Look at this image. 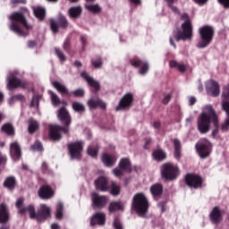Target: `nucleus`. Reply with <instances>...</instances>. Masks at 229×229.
Segmentation results:
<instances>
[{"label": "nucleus", "mask_w": 229, "mask_h": 229, "mask_svg": "<svg viewBox=\"0 0 229 229\" xmlns=\"http://www.w3.org/2000/svg\"><path fill=\"white\" fill-rule=\"evenodd\" d=\"M180 63L176 62V61H170L169 62V67L170 69H178V65Z\"/></svg>", "instance_id": "obj_58"}, {"label": "nucleus", "mask_w": 229, "mask_h": 229, "mask_svg": "<svg viewBox=\"0 0 229 229\" xmlns=\"http://www.w3.org/2000/svg\"><path fill=\"white\" fill-rule=\"evenodd\" d=\"M83 13V7L81 5L71 7L68 10V15L71 19H80Z\"/></svg>", "instance_id": "obj_29"}, {"label": "nucleus", "mask_w": 229, "mask_h": 229, "mask_svg": "<svg viewBox=\"0 0 229 229\" xmlns=\"http://www.w3.org/2000/svg\"><path fill=\"white\" fill-rule=\"evenodd\" d=\"M131 3H133L136 6H139L142 4V0H130Z\"/></svg>", "instance_id": "obj_63"}, {"label": "nucleus", "mask_w": 229, "mask_h": 229, "mask_svg": "<svg viewBox=\"0 0 229 229\" xmlns=\"http://www.w3.org/2000/svg\"><path fill=\"white\" fill-rule=\"evenodd\" d=\"M51 229H60V225L56 223L51 225Z\"/></svg>", "instance_id": "obj_64"}, {"label": "nucleus", "mask_w": 229, "mask_h": 229, "mask_svg": "<svg viewBox=\"0 0 229 229\" xmlns=\"http://www.w3.org/2000/svg\"><path fill=\"white\" fill-rule=\"evenodd\" d=\"M132 208L140 217H146L149 208V202L144 193H137L132 199Z\"/></svg>", "instance_id": "obj_4"}, {"label": "nucleus", "mask_w": 229, "mask_h": 229, "mask_svg": "<svg viewBox=\"0 0 229 229\" xmlns=\"http://www.w3.org/2000/svg\"><path fill=\"white\" fill-rule=\"evenodd\" d=\"M4 186L6 187V189H13L15 187V178L14 177H8L4 182Z\"/></svg>", "instance_id": "obj_44"}, {"label": "nucleus", "mask_w": 229, "mask_h": 229, "mask_svg": "<svg viewBox=\"0 0 229 229\" xmlns=\"http://www.w3.org/2000/svg\"><path fill=\"white\" fill-rule=\"evenodd\" d=\"M2 130L7 133V135H13V133H15V130H13V127L10 123L3 125Z\"/></svg>", "instance_id": "obj_46"}, {"label": "nucleus", "mask_w": 229, "mask_h": 229, "mask_svg": "<svg viewBox=\"0 0 229 229\" xmlns=\"http://www.w3.org/2000/svg\"><path fill=\"white\" fill-rule=\"evenodd\" d=\"M174 158L180 160L182 158V143L178 140H174Z\"/></svg>", "instance_id": "obj_37"}, {"label": "nucleus", "mask_w": 229, "mask_h": 229, "mask_svg": "<svg viewBox=\"0 0 229 229\" xmlns=\"http://www.w3.org/2000/svg\"><path fill=\"white\" fill-rule=\"evenodd\" d=\"M196 149L200 158H207L210 155V151H212V143L207 139H201L196 144Z\"/></svg>", "instance_id": "obj_10"}, {"label": "nucleus", "mask_w": 229, "mask_h": 229, "mask_svg": "<svg viewBox=\"0 0 229 229\" xmlns=\"http://www.w3.org/2000/svg\"><path fill=\"white\" fill-rule=\"evenodd\" d=\"M64 204L62 202H58L55 207V219H58L59 221H62L64 219Z\"/></svg>", "instance_id": "obj_36"}, {"label": "nucleus", "mask_w": 229, "mask_h": 229, "mask_svg": "<svg viewBox=\"0 0 229 229\" xmlns=\"http://www.w3.org/2000/svg\"><path fill=\"white\" fill-rule=\"evenodd\" d=\"M48 94H50V96H51L53 105L56 106V105L60 104V98H58V95H56L53 91H48Z\"/></svg>", "instance_id": "obj_49"}, {"label": "nucleus", "mask_w": 229, "mask_h": 229, "mask_svg": "<svg viewBox=\"0 0 229 229\" xmlns=\"http://www.w3.org/2000/svg\"><path fill=\"white\" fill-rule=\"evenodd\" d=\"M91 201L92 207L95 208H103L108 203V198L106 196H100L98 193H92Z\"/></svg>", "instance_id": "obj_18"}, {"label": "nucleus", "mask_w": 229, "mask_h": 229, "mask_svg": "<svg viewBox=\"0 0 229 229\" xmlns=\"http://www.w3.org/2000/svg\"><path fill=\"white\" fill-rule=\"evenodd\" d=\"M72 108L74 110V112H78L79 114L85 112V105H83L81 102H73L72 104Z\"/></svg>", "instance_id": "obj_42"}, {"label": "nucleus", "mask_w": 229, "mask_h": 229, "mask_svg": "<svg viewBox=\"0 0 229 229\" xmlns=\"http://www.w3.org/2000/svg\"><path fill=\"white\" fill-rule=\"evenodd\" d=\"M101 162L106 167H114L117 162V156L114 154L104 153L101 156Z\"/></svg>", "instance_id": "obj_22"}, {"label": "nucleus", "mask_w": 229, "mask_h": 229, "mask_svg": "<svg viewBox=\"0 0 229 229\" xmlns=\"http://www.w3.org/2000/svg\"><path fill=\"white\" fill-rule=\"evenodd\" d=\"M125 203L123 201H112L109 204V212H123L124 210Z\"/></svg>", "instance_id": "obj_30"}, {"label": "nucleus", "mask_w": 229, "mask_h": 229, "mask_svg": "<svg viewBox=\"0 0 229 229\" xmlns=\"http://www.w3.org/2000/svg\"><path fill=\"white\" fill-rule=\"evenodd\" d=\"M32 10L34 12L35 17L39 19V21H42L44 17H46V9L44 7L35 6L32 8Z\"/></svg>", "instance_id": "obj_38"}, {"label": "nucleus", "mask_w": 229, "mask_h": 229, "mask_svg": "<svg viewBox=\"0 0 229 229\" xmlns=\"http://www.w3.org/2000/svg\"><path fill=\"white\" fill-rule=\"evenodd\" d=\"M25 212L26 214H23V215L30 216V219H36V221H38L40 219V216H38V213L35 211V206L33 205H30L27 208H25Z\"/></svg>", "instance_id": "obj_32"}, {"label": "nucleus", "mask_w": 229, "mask_h": 229, "mask_svg": "<svg viewBox=\"0 0 229 229\" xmlns=\"http://www.w3.org/2000/svg\"><path fill=\"white\" fill-rule=\"evenodd\" d=\"M62 131L64 133H69V127H60L56 124L49 125V137L52 140H60L62 139Z\"/></svg>", "instance_id": "obj_13"}, {"label": "nucleus", "mask_w": 229, "mask_h": 229, "mask_svg": "<svg viewBox=\"0 0 229 229\" xmlns=\"http://www.w3.org/2000/svg\"><path fill=\"white\" fill-rule=\"evenodd\" d=\"M113 226L114 229H124V227H123V224H121V221L119 220V218L114 219Z\"/></svg>", "instance_id": "obj_51"}, {"label": "nucleus", "mask_w": 229, "mask_h": 229, "mask_svg": "<svg viewBox=\"0 0 229 229\" xmlns=\"http://www.w3.org/2000/svg\"><path fill=\"white\" fill-rule=\"evenodd\" d=\"M108 191L112 196H119L121 194V186L115 182H112L108 187Z\"/></svg>", "instance_id": "obj_40"}, {"label": "nucleus", "mask_w": 229, "mask_h": 229, "mask_svg": "<svg viewBox=\"0 0 229 229\" xmlns=\"http://www.w3.org/2000/svg\"><path fill=\"white\" fill-rule=\"evenodd\" d=\"M222 110H225L227 115V118L224 124H222L223 131H228L229 127V83L224 86L222 91Z\"/></svg>", "instance_id": "obj_7"}, {"label": "nucleus", "mask_w": 229, "mask_h": 229, "mask_svg": "<svg viewBox=\"0 0 229 229\" xmlns=\"http://www.w3.org/2000/svg\"><path fill=\"white\" fill-rule=\"evenodd\" d=\"M106 223V214L103 212H97L90 217V226H105Z\"/></svg>", "instance_id": "obj_16"}, {"label": "nucleus", "mask_w": 229, "mask_h": 229, "mask_svg": "<svg viewBox=\"0 0 229 229\" xmlns=\"http://www.w3.org/2000/svg\"><path fill=\"white\" fill-rule=\"evenodd\" d=\"M212 123L215 126V130H213L211 135L212 137H216L219 126V123L217 122V113H216V110L211 105H206L202 107V111L197 119V129L199 133H202L203 135L208 133Z\"/></svg>", "instance_id": "obj_1"}, {"label": "nucleus", "mask_w": 229, "mask_h": 229, "mask_svg": "<svg viewBox=\"0 0 229 229\" xmlns=\"http://www.w3.org/2000/svg\"><path fill=\"white\" fill-rule=\"evenodd\" d=\"M38 122L33 119L29 120L28 131L29 133H35L38 130Z\"/></svg>", "instance_id": "obj_41"}, {"label": "nucleus", "mask_w": 229, "mask_h": 229, "mask_svg": "<svg viewBox=\"0 0 229 229\" xmlns=\"http://www.w3.org/2000/svg\"><path fill=\"white\" fill-rule=\"evenodd\" d=\"M177 71H179V72H185V71H187V65L182 63H179L177 66Z\"/></svg>", "instance_id": "obj_55"}, {"label": "nucleus", "mask_w": 229, "mask_h": 229, "mask_svg": "<svg viewBox=\"0 0 229 229\" xmlns=\"http://www.w3.org/2000/svg\"><path fill=\"white\" fill-rule=\"evenodd\" d=\"M124 170L122 169L121 167H119V165L117 167H115L114 169L112 170L113 174L116 177V178H121V176L123 174H124Z\"/></svg>", "instance_id": "obj_48"}, {"label": "nucleus", "mask_w": 229, "mask_h": 229, "mask_svg": "<svg viewBox=\"0 0 229 229\" xmlns=\"http://www.w3.org/2000/svg\"><path fill=\"white\" fill-rule=\"evenodd\" d=\"M118 165L126 173H131V162L130 161V158L123 157L120 159Z\"/></svg>", "instance_id": "obj_31"}, {"label": "nucleus", "mask_w": 229, "mask_h": 229, "mask_svg": "<svg viewBox=\"0 0 229 229\" xmlns=\"http://www.w3.org/2000/svg\"><path fill=\"white\" fill-rule=\"evenodd\" d=\"M24 97L22 95H16L10 98L9 103H13V101L22 100Z\"/></svg>", "instance_id": "obj_57"}, {"label": "nucleus", "mask_w": 229, "mask_h": 229, "mask_svg": "<svg viewBox=\"0 0 229 229\" xmlns=\"http://www.w3.org/2000/svg\"><path fill=\"white\" fill-rule=\"evenodd\" d=\"M30 149H32V151H44V147H42V143H40V141H36L30 147Z\"/></svg>", "instance_id": "obj_50"}, {"label": "nucleus", "mask_w": 229, "mask_h": 229, "mask_svg": "<svg viewBox=\"0 0 229 229\" xmlns=\"http://www.w3.org/2000/svg\"><path fill=\"white\" fill-rule=\"evenodd\" d=\"M172 98H173V95L171 93H168L164 97L162 102L164 103V105H167V103L171 101Z\"/></svg>", "instance_id": "obj_56"}, {"label": "nucleus", "mask_w": 229, "mask_h": 229, "mask_svg": "<svg viewBox=\"0 0 229 229\" xmlns=\"http://www.w3.org/2000/svg\"><path fill=\"white\" fill-rule=\"evenodd\" d=\"M135 96L132 92H126L120 99L115 110L121 112L122 110H130L133 106Z\"/></svg>", "instance_id": "obj_9"}, {"label": "nucleus", "mask_w": 229, "mask_h": 229, "mask_svg": "<svg viewBox=\"0 0 229 229\" xmlns=\"http://www.w3.org/2000/svg\"><path fill=\"white\" fill-rule=\"evenodd\" d=\"M10 155L13 160H19L21 156V146L19 145V142L14 141L11 143L10 145Z\"/></svg>", "instance_id": "obj_28"}, {"label": "nucleus", "mask_w": 229, "mask_h": 229, "mask_svg": "<svg viewBox=\"0 0 229 229\" xmlns=\"http://www.w3.org/2000/svg\"><path fill=\"white\" fill-rule=\"evenodd\" d=\"M130 64L132 67L139 68L138 72L140 76H146L149 72V63L147 60L131 59Z\"/></svg>", "instance_id": "obj_14"}, {"label": "nucleus", "mask_w": 229, "mask_h": 229, "mask_svg": "<svg viewBox=\"0 0 229 229\" xmlns=\"http://www.w3.org/2000/svg\"><path fill=\"white\" fill-rule=\"evenodd\" d=\"M8 219H10V215H8V209L6 205H0V223H8Z\"/></svg>", "instance_id": "obj_34"}, {"label": "nucleus", "mask_w": 229, "mask_h": 229, "mask_svg": "<svg viewBox=\"0 0 229 229\" xmlns=\"http://www.w3.org/2000/svg\"><path fill=\"white\" fill-rule=\"evenodd\" d=\"M95 187L98 191L106 192L108 191V180L105 176H100L95 181Z\"/></svg>", "instance_id": "obj_27"}, {"label": "nucleus", "mask_w": 229, "mask_h": 229, "mask_svg": "<svg viewBox=\"0 0 229 229\" xmlns=\"http://www.w3.org/2000/svg\"><path fill=\"white\" fill-rule=\"evenodd\" d=\"M87 105L90 110H96L97 108L106 110V103L96 97L89 98L87 102Z\"/></svg>", "instance_id": "obj_19"}, {"label": "nucleus", "mask_w": 229, "mask_h": 229, "mask_svg": "<svg viewBox=\"0 0 229 229\" xmlns=\"http://www.w3.org/2000/svg\"><path fill=\"white\" fill-rule=\"evenodd\" d=\"M164 191V186L160 183L153 184L150 187V193L154 198H158V196L162 195V192Z\"/></svg>", "instance_id": "obj_33"}, {"label": "nucleus", "mask_w": 229, "mask_h": 229, "mask_svg": "<svg viewBox=\"0 0 229 229\" xmlns=\"http://www.w3.org/2000/svg\"><path fill=\"white\" fill-rule=\"evenodd\" d=\"M31 108H38V97H33L30 102Z\"/></svg>", "instance_id": "obj_54"}, {"label": "nucleus", "mask_w": 229, "mask_h": 229, "mask_svg": "<svg viewBox=\"0 0 229 229\" xmlns=\"http://www.w3.org/2000/svg\"><path fill=\"white\" fill-rule=\"evenodd\" d=\"M38 196L41 199H51L55 196V191L49 186L44 185L39 188Z\"/></svg>", "instance_id": "obj_25"}, {"label": "nucleus", "mask_w": 229, "mask_h": 229, "mask_svg": "<svg viewBox=\"0 0 229 229\" xmlns=\"http://www.w3.org/2000/svg\"><path fill=\"white\" fill-rule=\"evenodd\" d=\"M58 22L55 20H51V30L54 33H58V28H67V24H69L67 19H65V16L63 14H59Z\"/></svg>", "instance_id": "obj_20"}, {"label": "nucleus", "mask_w": 229, "mask_h": 229, "mask_svg": "<svg viewBox=\"0 0 229 229\" xmlns=\"http://www.w3.org/2000/svg\"><path fill=\"white\" fill-rule=\"evenodd\" d=\"M224 8H229V0H218Z\"/></svg>", "instance_id": "obj_60"}, {"label": "nucleus", "mask_w": 229, "mask_h": 229, "mask_svg": "<svg viewBox=\"0 0 229 229\" xmlns=\"http://www.w3.org/2000/svg\"><path fill=\"white\" fill-rule=\"evenodd\" d=\"M55 55H57V57L59 58V60L61 62H65L66 57H65V55H64V53L62 51L55 48Z\"/></svg>", "instance_id": "obj_52"}, {"label": "nucleus", "mask_w": 229, "mask_h": 229, "mask_svg": "<svg viewBox=\"0 0 229 229\" xmlns=\"http://www.w3.org/2000/svg\"><path fill=\"white\" fill-rule=\"evenodd\" d=\"M27 46L30 49H33V47H37V41H28Z\"/></svg>", "instance_id": "obj_59"}, {"label": "nucleus", "mask_w": 229, "mask_h": 229, "mask_svg": "<svg viewBox=\"0 0 229 229\" xmlns=\"http://www.w3.org/2000/svg\"><path fill=\"white\" fill-rule=\"evenodd\" d=\"M182 21L181 30L174 35L177 42L179 40H191L192 38V21H191V18L184 13L182 15Z\"/></svg>", "instance_id": "obj_3"}, {"label": "nucleus", "mask_w": 229, "mask_h": 229, "mask_svg": "<svg viewBox=\"0 0 229 229\" xmlns=\"http://www.w3.org/2000/svg\"><path fill=\"white\" fill-rule=\"evenodd\" d=\"M57 117L59 121L64 124V126L69 127V124H71V115L65 107H62L58 110Z\"/></svg>", "instance_id": "obj_23"}, {"label": "nucleus", "mask_w": 229, "mask_h": 229, "mask_svg": "<svg viewBox=\"0 0 229 229\" xmlns=\"http://www.w3.org/2000/svg\"><path fill=\"white\" fill-rule=\"evenodd\" d=\"M210 221H212L215 225L217 223H221L223 220V213L221 212V208L217 206L214 207L209 213Z\"/></svg>", "instance_id": "obj_24"}, {"label": "nucleus", "mask_w": 229, "mask_h": 229, "mask_svg": "<svg viewBox=\"0 0 229 229\" xmlns=\"http://www.w3.org/2000/svg\"><path fill=\"white\" fill-rule=\"evenodd\" d=\"M52 85L54 89L57 90L60 94H63L64 96H74V98H83L85 96V90L83 89H77L72 91V93L69 92V89L67 87L59 81H54L52 82Z\"/></svg>", "instance_id": "obj_8"}, {"label": "nucleus", "mask_w": 229, "mask_h": 229, "mask_svg": "<svg viewBox=\"0 0 229 229\" xmlns=\"http://www.w3.org/2000/svg\"><path fill=\"white\" fill-rule=\"evenodd\" d=\"M186 183L191 189H199L203 185V179L199 175L190 174L186 175Z\"/></svg>", "instance_id": "obj_17"}, {"label": "nucleus", "mask_w": 229, "mask_h": 229, "mask_svg": "<svg viewBox=\"0 0 229 229\" xmlns=\"http://www.w3.org/2000/svg\"><path fill=\"white\" fill-rule=\"evenodd\" d=\"M180 174V168L178 165H174L173 163H166L162 165L161 168V176L165 180H176Z\"/></svg>", "instance_id": "obj_6"}, {"label": "nucleus", "mask_w": 229, "mask_h": 229, "mask_svg": "<svg viewBox=\"0 0 229 229\" xmlns=\"http://www.w3.org/2000/svg\"><path fill=\"white\" fill-rule=\"evenodd\" d=\"M152 157L154 160H165V158H167V154H165L161 148H157L153 151Z\"/></svg>", "instance_id": "obj_39"}, {"label": "nucleus", "mask_w": 229, "mask_h": 229, "mask_svg": "<svg viewBox=\"0 0 229 229\" xmlns=\"http://www.w3.org/2000/svg\"><path fill=\"white\" fill-rule=\"evenodd\" d=\"M38 216H39L38 223H42V221H46V219H49L51 217V208L49 206L46 204H41L38 210Z\"/></svg>", "instance_id": "obj_21"}, {"label": "nucleus", "mask_w": 229, "mask_h": 229, "mask_svg": "<svg viewBox=\"0 0 229 229\" xmlns=\"http://www.w3.org/2000/svg\"><path fill=\"white\" fill-rule=\"evenodd\" d=\"M91 65L94 69H101L103 67V59L101 57H98L97 60L92 59Z\"/></svg>", "instance_id": "obj_47"}, {"label": "nucleus", "mask_w": 229, "mask_h": 229, "mask_svg": "<svg viewBox=\"0 0 229 229\" xmlns=\"http://www.w3.org/2000/svg\"><path fill=\"white\" fill-rule=\"evenodd\" d=\"M23 205H24V199L22 198L18 199L16 201V207L20 214H26V210H25L26 208H24Z\"/></svg>", "instance_id": "obj_45"}, {"label": "nucleus", "mask_w": 229, "mask_h": 229, "mask_svg": "<svg viewBox=\"0 0 229 229\" xmlns=\"http://www.w3.org/2000/svg\"><path fill=\"white\" fill-rule=\"evenodd\" d=\"M26 15H30V10L23 7L21 12L13 13L9 16L10 21H12L9 26L10 30L19 37H27L28 30L32 28L31 24L26 21Z\"/></svg>", "instance_id": "obj_2"}, {"label": "nucleus", "mask_w": 229, "mask_h": 229, "mask_svg": "<svg viewBox=\"0 0 229 229\" xmlns=\"http://www.w3.org/2000/svg\"><path fill=\"white\" fill-rule=\"evenodd\" d=\"M84 8L88 11L90 12V13H101L103 8H101V5L99 4H85Z\"/></svg>", "instance_id": "obj_35"}, {"label": "nucleus", "mask_w": 229, "mask_h": 229, "mask_svg": "<svg viewBox=\"0 0 229 229\" xmlns=\"http://www.w3.org/2000/svg\"><path fill=\"white\" fill-rule=\"evenodd\" d=\"M81 78H83V80H85V81H87V83H88V85H89V87H92L95 90H99V89L101 87L99 85V82L98 81H96L94 78H92V76H90L88 72H81Z\"/></svg>", "instance_id": "obj_26"}, {"label": "nucleus", "mask_w": 229, "mask_h": 229, "mask_svg": "<svg viewBox=\"0 0 229 229\" xmlns=\"http://www.w3.org/2000/svg\"><path fill=\"white\" fill-rule=\"evenodd\" d=\"M7 89L8 90H13V89H26L28 83L24 81H21L20 79H17L15 76V73L9 72L7 75Z\"/></svg>", "instance_id": "obj_12"}, {"label": "nucleus", "mask_w": 229, "mask_h": 229, "mask_svg": "<svg viewBox=\"0 0 229 229\" xmlns=\"http://www.w3.org/2000/svg\"><path fill=\"white\" fill-rule=\"evenodd\" d=\"M199 33L200 39L197 43V47H199V49L208 47L214 38V28L208 25L203 26L199 29Z\"/></svg>", "instance_id": "obj_5"}, {"label": "nucleus", "mask_w": 229, "mask_h": 229, "mask_svg": "<svg viewBox=\"0 0 229 229\" xmlns=\"http://www.w3.org/2000/svg\"><path fill=\"white\" fill-rule=\"evenodd\" d=\"M206 85V92L208 96H212L213 98H217L219 94H221V86H219V82L215 80H208L205 83Z\"/></svg>", "instance_id": "obj_15"}, {"label": "nucleus", "mask_w": 229, "mask_h": 229, "mask_svg": "<svg viewBox=\"0 0 229 229\" xmlns=\"http://www.w3.org/2000/svg\"><path fill=\"white\" fill-rule=\"evenodd\" d=\"M6 164V157L0 153V165Z\"/></svg>", "instance_id": "obj_61"}, {"label": "nucleus", "mask_w": 229, "mask_h": 229, "mask_svg": "<svg viewBox=\"0 0 229 229\" xmlns=\"http://www.w3.org/2000/svg\"><path fill=\"white\" fill-rule=\"evenodd\" d=\"M188 101H189V105H190L191 106H192V105H195V104H196V98H194V97H190Z\"/></svg>", "instance_id": "obj_62"}, {"label": "nucleus", "mask_w": 229, "mask_h": 229, "mask_svg": "<svg viewBox=\"0 0 229 229\" xmlns=\"http://www.w3.org/2000/svg\"><path fill=\"white\" fill-rule=\"evenodd\" d=\"M83 141H74L69 144L68 149L70 153V157L72 160H78V158H81V153H83Z\"/></svg>", "instance_id": "obj_11"}, {"label": "nucleus", "mask_w": 229, "mask_h": 229, "mask_svg": "<svg viewBox=\"0 0 229 229\" xmlns=\"http://www.w3.org/2000/svg\"><path fill=\"white\" fill-rule=\"evenodd\" d=\"M98 151H99V147L96 145H91L88 148V155L92 158H96L98 157Z\"/></svg>", "instance_id": "obj_43"}, {"label": "nucleus", "mask_w": 229, "mask_h": 229, "mask_svg": "<svg viewBox=\"0 0 229 229\" xmlns=\"http://www.w3.org/2000/svg\"><path fill=\"white\" fill-rule=\"evenodd\" d=\"M168 4V6L173 10L174 13H178V8L173 6V3H176V0H165Z\"/></svg>", "instance_id": "obj_53"}]
</instances>
